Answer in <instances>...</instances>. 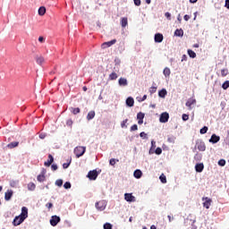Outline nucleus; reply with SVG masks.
I'll return each instance as SVG.
<instances>
[{"instance_id": "62", "label": "nucleus", "mask_w": 229, "mask_h": 229, "mask_svg": "<svg viewBox=\"0 0 229 229\" xmlns=\"http://www.w3.org/2000/svg\"><path fill=\"white\" fill-rule=\"evenodd\" d=\"M225 7L229 10V0H225Z\"/></svg>"}, {"instance_id": "47", "label": "nucleus", "mask_w": 229, "mask_h": 229, "mask_svg": "<svg viewBox=\"0 0 229 229\" xmlns=\"http://www.w3.org/2000/svg\"><path fill=\"white\" fill-rule=\"evenodd\" d=\"M149 92H150V94H155V92H157V87L152 86V87L149 89Z\"/></svg>"}, {"instance_id": "43", "label": "nucleus", "mask_w": 229, "mask_h": 229, "mask_svg": "<svg viewBox=\"0 0 229 229\" xmlns=\"http://www.w3.org/2000/svg\"><path fill=\"white\" fill-rule=\"evenodd\" d=\"M194 160H196V162H199V160H201V154H195Z\"/></svg>"}, {"instance_id": "15", "label": "nucleus", "mask_w": 229, "mask_h": 229, "mask_svg": "<svg viewBox=\"0 0 229 229\" xmlns=\"http://www.w3.org/2000/svg\"><path fill=\"white\" fill-rule=\"evenodd\" d=\"M53 162H55V157H53V155L49 154L48 160L44 163V165L49 167Z\"/></svg>"}, {"instance_id": "28", "label": "nucleus", "mask_w": 229, "mask_h": 229, "mask_svg": "<svg viewBox=\"0 0 229 229\" xmlns=\"http://www.w3.org/2000/svg\"><path fill=\"white\" fill-rule=\"evenodd\" d=\"M36 62L38 65H42V64H44V62H46V59H44V57L39 56L36 58Z\"/></svg>"}, {"instance_id": "8", "label": "nucleus", "mask_w": 229, "mask_h": 229, "mask_svg": "<svg viewBox=\"0 0 229 229\" xmlns=\"http://www.w3.org/2000/svg\"><path fill=\"white\" fill-rule=\"evenodd\" d=\"M98 171L97 170H92V171H89V173H88V178L89 179V180H97V178H98Z\"/></svg>"}, {"instance_id": "20", "label": "nucleus", "mask_w": 229, "mask_h": 229, "mask_svg": "<svg viewBox=\"0 0 229 229\" xmlns=\"http://www.w3.org/2000/svg\"><path fill=\"white\" fill-rule=\"evenodd\" d=\"M134 178H137V180H140V178H142V171L137 169L133 173Z\"/></svg>"}, {"instance_id": "61", "label": "nucleus", "mask_w": 229, "mask_h": 229, "mask_svg": "<svg viewBox=\"0 0 229 229\" xmlns=\"http://www.w3.org/2000/svg\"><path fill=\"white\" fill-rule=\"evenodd\" d=\"M183 19L184 21H189V19H191V16H189L188 14H185Z\"/></svg>"}, {"instance_id": "26", "label": "nucleus", "mask_w": 229, "mask_h": 229, "mask_svg": "<svg viewBox=\"0 0 229 229\" xmlns=\"http://www.w3.org/2000/svg\"><path fill=\"white\" fill-rule=\"evenodd\" d=\"M70 110L73 115H77V114H80L81 112L80 107H71Z\"/></svg>"}, {"instance_id": "52", "label": "nucleus", "mask_w": 229, "mask_h": 229, "mask_svg": "<svg viewBox=\"0 0 229 229\" xmlns=\"http://www.w3.org/2000/svg\"><path fill=\"white\" fill-rule=\"evenodd\" d=\"M109 80H115V72H112V73L109 75Z\"/></svg>"}, {"instance_id": "44", "label": "nucleus", "mask_w": 229, "mask_h": 229, "mask_svg": "<svg viewBox=\"0 0 229 229\" xmlns=\"http://www.w3.org/2000/svg\"><path fill=\"white\" fill-rule=\"evenodd\" d=\"M126 123H128V119H125L121 123V128H128V125H126Z\"/></svg>"}, {"instance_id": "13", "label": "nucleus", "mask_w": 229, "mask_h": 229, "mask_svg": "<svg viewBox=\"0 0 229 229\" xmlns=\"http://www.w3.org/2000/svg\"><path fill=\"white\" fill-rule=\"evenodd\" d=\"M219 140H221V137H219L216 134H212L211 138L209 139V142H211V144H217V142H219Z\"/></svg>"}, {"instance_id": "27", "label": "nucleus", "mask_w": 229, "mask_h": 229, "mask_svg": "<svg viewBox=\"0 0 229 229\" xmlns=\"http://www.w3.org/2000/svg\"><path fill=\"white\" fill-rule=\"evenodd\" d=\"M174 35H175V37H183V30H182V29H177V30L174 31Z\"/></svg>"}, {"instance_id": "50", "label": "nucleus", "mask_w": 229, "mask_h": 229, "mask_svg": "<svg viewBox=\"0 0 229 229\" xmlns=\"http://www.w3.org/2000/svg\"><path fill=\"white\" fill-rule=\"evenodd\" d=\"M104 229H112V225L108 224V223L105 224L104 225Z\"/></svg>"}, {"instance_id": "5", "label": "nucleus", "mask_w": 229, "mask_h": 229, "mask_svg": "<svg viewBox=\"0 0 229 229\" xmlns=\"http://www.w3.org/2000/svg\"><path fill=\"white\" fill-rule=\"evenodd\" d=\"M194 105H196V99L195 98H189L186 102V106L188 107V110H191L194 108Z\"/></svg>"}, {"instance_id": "11", "label": "nucleus", "mask_w": 229, "mask_h": 229, "mask_svg": "<svg viewBox=\"0 0 229 229\" xmlns=\"http://www.w3.org/2000/svg\"><path fill=\"white\" fill-rule=\"evenodd\" d=\"M124 199L127 200L129 203L135 202V197L131 193H125Z\"/></svg>"}, {"instance_id": "46", "label": "nucleus", "mask_w": 229, "mask_h": 229, "mask_svg": "<svg viewBox=\"0 0 229 229\" xmlns=\"http://www.w3.org/2000/svg\"><path fill=\"white\" fill-rule=\"evenodd\" d=\"M139 130V126H137V124H133L131 127V131H137Z\"/></svg>"}, {"instance_id": "33", "label": "nucleus", "mask_w": 229, "mask_h": 229, "mask_svg": "<svg viewBox=\"0 0 229 229\" xmlns=\"http://www.w3.org/2000/svg\"><path fill=\"white\" fill-rule=\"evenodd\" d=\"M17 185H19V181H10V187L13 189L17 188Z\"/></svg>"}, {"instance_id": "1", "label": "nucleus", "mask_w": 229, "mask_h": 229, "mask_svg": "<svg viewBox=\"0 0 229 229\" xmlns=\"http://www.w3.org/2000/svg\"><path fill=\"white\" fill-rule=\"evenodd\" d=\"M85 151H87V148L79 146L74 148L73 152L75 157L80 158V157H83V155H85Z\"/></svg>"}, {"instance_id": "54", "label": "nucleus", "mask_w": 229, "mask_h": 229, "mask_svg": "<svg viewBox=\"0 0 229 229\" xmlns=\"http://www.w3.org/2000/svg\"><path fill=\"white\" fill-rule=\"evenodd\" d=\"M46 207H47V208H48V209L53 208V203L48 202V203L46 204Z\"/></svg>"}, {"instance_id": "39", "label": "nucleus", "mask_w": 229, "mask_h": 229, "mask_svg": "<svg viewBox=\"0 0 229 229\" xmlns=\"http://www.w3.org/2000/svg\"><path fill=\"white\" fill-rule=\"evenodd\" d=\"M207 131H208V127H207V126H204L202 129H200L201 135H205V133H207Z\"/></svg>"}, {"instance_id": "35", "label": "nucleus", "mask_w": 229, "mask_h": 229, "mask_svg": "<svg viewBox=\"0 0 229 229\" xmlns=\"http://www.w3.org/2000/svg\"><path fill=\"white\" fill-rule=\"evenodd\" d=\"M188 55L190 58H196V53L192 51L191 49H188Z\"/></svg>"}, {"instance_id": "32", "label": "nucleus", "mask_w": 229, "mask_h": 229, "mask_svg": "<svg viewBox=\"0 0 229 229\" xmlns=\"http://www.w3.org/2000/svg\"><path fill=\"white\" fill-rule=\"evenodd\" d=\"M122 28H126L128 26V18H123L121 21Z\"/></svg>"}, {"instance_id": "57", "label": "nucleus", "mask_w": 229, "mask_h": 229, "mask_svg": "<svg viewBox=\"0 0 229 229\" xmlns=\"http://www.w3.org/2000/svg\"><path fill=\"white\" fill-rule=\"evenodd\" d=\"M136 6H140V0H133Z\"/></svg>"}, {"instance_id": "37", "label": "nucleus", "mask_w": 229, "mask_h": 229, "mask_svg": "<svg viewBox=\"0 0 229 229\" xmlns=\"http://www.w3.org/2000/svg\"><path fill=\"white\" fill-rule=\"evenodd\" d=\"M222 89H224V90H226L227 89H229V81H225L222 84Z\"/></svg>"}, {"instance_id": "45", "label": "nucleus", "mask_w": 229, "mask_h": 229, "mask_svg": "<svg viewBox=\"0 0 229 229\" xmlns=\"http://www.w3.org/2000/svg\"><path fill=\"white\" fill-rule=\"evenodd\" d=\"M156 155H162V148H157L156 150L154 151Z\"/></svg>"}, {"instance_id": "48", "label": "nucleus", "mask_w": 229, "mask_h": 229, "mask_svg": "<svg viewBox=\"0 0 229 229\" xmlns=\"http://www.w3.org/2000/svg\"><path fill=\"white\" fill-rule=\"evenodd\" d=\"M140 137L141 139H148V134L146 132L142 131L140 133Z\"/></svg>"}, {"instance_id": "10", "label": "nucleus", "mask_w": 229, "mask_h": 229, "mask_svg": "<svg viewBox=\"0 0 229 229\" xmlns=\"http://www.w3.org/2000/svg\"><path fill=\"white\" fill-rule=\"evenodd\" d=\"M46 173H47L46 169L43 168L41 171V174L37 177L38 182H46Z\"/></svg>"}, {"instance_id": "23", "label": "nucleus", "mask_w": 229, "mask_h": 229, "mask_svg": "<svg viewBox=\"0 0 229 229\" xmlns=\"http://www.w3.org/2000/svg\"><path fill=\"white\" fill-rule=\"evenodd\" d=\"M96 117V112L95 111H89L87 115L88 121H92Z\"/></svg>"}, {"instance_id": "21", "label": "nucleus", "mask_w": 229, "mask_h": 229, "mask_svg": "<svg viewBox=\"0 0 229 229\" xmlns=\"http://www.w3.org/2000/svg\"><path fill=\"white\" fill-rule=\"evenodd\" d=\"M155 148H157V142L155 140L151 141V148L148 151L149 155H153L155 153Z\"/></svg>"}, {"instance_id": "17", "label": "nucleus", "mask_w": 229, "mask_h": 229, "mask_svg": "<svg viewBox=\"0 0 229 229\" xmlns=\"http://www.w3.org/2000/svg\"><path fill=\"white\" fill-rule=\"evenodd\" d=\"M203 169H205V165H203V163H199L195 165V170L197 173H203Z\"/></svg>"}, {"instance_id": "9", "label": "nucleus", "mask_w": 229, "mask_h": 229, "mask_svg": "<svg viewBox=\"0 0 229 229\" xmlns=\"http://www.w3.org/2000/svg\"><path fill=\"white\" fill-rule=\"evenodd\" d=\"M154 40L156 43L160 44L164 41V35L161 33H157L154 36Z\"/></svg>"}, {"instance_id": "60", "label": "nucleus", "mask_w": 229, "mask_h": 229, "mask_svg": "<svg viewBox=\"0 0 229 229\" xmlns=\"http://www.w3.org/2000/svg\"><path fill=\"white\" fill-rule=\"evenodd\" d=\"M181 62H187V55H183L182 56Z\"/></svg>"}, {"instance_id": "4", "label": "nucleus", "mask_w": 229, "mask_h": 229, "mask_svg": "<svg viewBox=\"0 0 229 229\" xmlns=\"http://www.w3.org/2000/svg\"><path fill=\"white\" fill-rule=\"evenodd\" d=\"M60 221H61L60 216L56 215L52 216L50 219V225L51 226H56V225H58Z\"/></svg>"}, {"instance_id": "42", "label": "nucleus", "mask_w": 229, "mask_h": 229, "mask_svg": "<svg viewBox=\"0 0 229 229\" xmlns=\"http://www.w3.org/2000/svg\"><path fill=\"white\" fill-rule=\"evenodd\" d=\"M221 76H223V78H225V76H228V70L226 69L221 70Z\"/></svg>"}, {"instance_id": "59", "label": "nucleus", "mask_w": 229, "mask_h": 229, "mask_svg": "<svg viewBox=\"0 0 229 229\" xmlns=\"http://www.w3.org/2000/svg\"><path fill=\"white\" fill-rule=\"evenodd\" d=\"M67 126H72V120L69 119L66 122Z\"/></svg>"}, {"instance_id": "22", "label": "nucleus", "mask_w": 229, "mask_h": 229, "mask_svg": "<svg viewBox=\"0 0 229 229\" xmlns=\"http://www.w3.org/2000/svg\"><path fill=\"white\" fill-rule=\"evenodd\" d=\"M19 146V141H13L7 145L8 149H13Z\"/></svg>"}, {"instance_id": "2", "label": "nucleus", "mask_w": 229, "mask_h": 229, "mask_svg": "<svg viewBox=\"0 0 229 229\" xmlns=\"http://www.w3.org/2000/svg\"><path fill=\"white\" fill-rule=\"evenodd\" d=\"M196 149H199V151H205L207 149V146L205 145V142L201 140H198L195 144V148L193 149V152L196 151Z\"/></svg>"}, {"instance_id": "30", "label": "nucleus", "mask_w": 229, "mask_h": 229, "mask_svg": "<svg viewBox=\"0 0 229 229\" xmlns=\"http://www.w3.org/2000/svg\"><path fill=\"white\" fill-rule=\"evenodd\" d=\"M38 15H40L41 17L43 15H46V7H44V6L39 7V9H38Z\"/></svg>"}, {"instance_id": "51", "label": "nucleus", "mask_w": 229, "mask_h": 229, "mask_svg": "<svg viewBox=\"0 0 229 229\" xmlns=\"http://www.w3.org/2000/svg\"><path fill=\"white\" fill-rule=\"evenodd\" d=\"M182 121H189V114H182Z\"/></svg>"}, {"instance_id": "34", "label": "nucleus", "mask_w": 229, "mask_h": 229, "mask_svg": "<svg viewBox=\"0 0 229 229\" xmlns=\"http://www.w3.org/2000/svg\"><path fill=\"white\" fill-rule=\"evenodd\" d=\"M174 140H176V137H174V136L167 137V142H170V144H174Z\"/></svg>"}, {"instance_id": "36", "label": "nucleus", "mask_w": 229, "mask_h": 229, "mask_svg": "<svg viewBox=\"0 0 229 229\" xmlns=\"http://www.w3.org/2000/svg\"><path fill=\"white\" fill-rule=\"evenodd\" d=\"M159 180H160L161 183H167V178H165V175H164V174H161L159 176Z\"/></svg>"}, {"instance_id": "56", "label": "nucleus", "mask_w": 229, "mask_h": 229, "mask_svg": "<svg viewBox=\"0 0 229 229\" xmlns=\"http://www.w3.org/2000/svg\"><path fill=\"white\" fill-rule=\"evenodd\" d=\"M69 165H71V163H64V164H63V168L67 169L69 167Z\"/></svg>"}, {"instance_id": "41", "label": "nucleus", "mask_w": 229, "mask_h": 229, "mask_svg": "<svg viewBox=\"0 0 229 229\" xmlns=\"http://www.w3.org/2000/svg\"><path fill=\"white\" fill-rule=\"evenodd\" d=\"M218 165H220L221 167H225V165H226V161L225 159H220L218 161Z\"/></svg>"}, {"instance_id": "12", "label": "nucleus", "mask_w": 229, "mask_h": 229, "mask_svg": "<svg viewBox=\"0 0 229 229\" xmlns=\"http://www.w3.org/2000/svg\"><path fill=\"white\" fill-rule=\"evenodd\" d=\"M114 44H115V39H113V40L107 41V42H104L101 45V48L102 49H106V47H112V46H114Z\"/></svg>"}, {"instance_id": "58", "label": "nucleus", "mask_w": 229, "mask_h": 229, "mask_svg": "<svg viewBox=\"0 0 229 229\" xmlns=\"http://www.w3.org/2000/svg\"><path fill=\"white\" fill-rule=\"evenodd\" d=\"M51 169H52V171H56V170L58 169V165H51Z\"/></svg>"}, {"instance_id": "14", "label": "nucleus", "mask_w": 229, "mask_h": 229, "mask_svg": "<svg viewBox=\"0 0 229 229\" xmlns=\"http://www.w3.org/2000/svg\"><path fill=\"white\" fill-rule=\"evenodd\" d=\"M12 196H13V191L8 190L4 193V199H5V201H10L12 199Z\"/></svg>"}, {"instance_id": "16", "label": "nucleus", "mask_w": 229, "mask_h": 229, "mask_svg": "<svg viewBox=\"0 0 229 229\" xmlns=\"http://www.w3.org/2000/svg\"><path fill=\"white\" fill-rule=\"evenodd\" d=\"M20 217H21L22 219H27V217H28V208H26V207L21 208V213L20 215Z\"/></svg>"}, {"instance_id": "63", "label": "nucleus", "mask_w": 229, "mask_h": 229, "mask_svg": "<svg viewBox=\"0 0 229 229\" xmlns=\"http://www.w3.org/2000/svg\"><path fill=\"white\" fill-rule=\"evenodd\" d=\"M38 42H44V38L43 37H39L38 38Z\"/></svg>"}, {"instance_id": "64", "label": "nucleus", "mask_w": 229, "mask_h": 229, "mask_svg": "<svg viewBox=\"0 0 229 229\" xmlns=\"http://www.w3.org/2000/svg\"><path fill=\"white\" fill-rule=\"evenodd\" d=\"M144 123V120H138V124H142Z\"/></svg>"}, {"instance_id": "29", "label": "nucleus", "mask_w": 229, "mask_h": 229, "mask_svg": "<svg viewBox=\"0 0 229 229\" xmlns=\"http://www.w3.org/2000/svg\"><path fill=\"white\" fill-rule=\"evenodd\" d=\"M37 189V185L34 182L28 183V191H35Z\"/></svg>"}, {"instance_id": "53", "label": "nucleus", "mask_w": 229, "mask_h": 229, "mask_svg": "<svg viewBox=\"0 0 229 229\" xmlns=\"http://www.w3.org/2000/svg\"><path fill=\"white\" fill-rule=\"evenodd\" d=\"M109 164L110 165H115V158H111Z\"/></svg>"}, {"instance_id": "31", "label": "nucleus", "mask_w": 229, "mask_h": 229, "mask_svg": "<svg viewBox=\"0 0 229 229\" xmlns=\"http://www.w3.org/2000/svg\"><path fill=\"white\" fill-rule=\"evenodd\" d=\"M163 74L164 76H165V78H167V76H170L171 74V69H169L168 67L165 68L163 71Z\"/></svg>"}, {"instance_id": "40", "label": "nucleus", "mask_w": 229, "mask_h": 229, "mask_svg": "<svg viewBox=\"0 0 229 229\" xmlns=\"http://www.w3.org/2000/svg\"><path fill=\"white\" fill-rule=\"evenodd\" d=\"M55 185H57V187H62V185H64V181L62 179L56 180Z\"/></svg>"}, {"instance_id": "19", "label": "nucleus", "mask_w": 229, "mask_h": 229, "mask_svg": "<svg viewBox=\"0 0 229 229\" xmlns=\"http://www.w3.org/2000/svg\"><path fill=\"white\" fill-rule=\"evenodd\" d=\"M126 105L127 106H133V105H135V100L133 99V98L131 97H129L127 99H126Z\"/></svg>"}, {"instance_id": "3", "label": "nucleus", "mask_w": 229, "mask_h": 229, "mask_svg": "<svg viewBox=\"0 0 229 229\" xmlns=\"http://www.w3.org/2000/svg\"><path fill=\"white\" fill-rule=\"evenodd\" d=\"M96 208H98L100 212H103L106 208V201L100 200L95 204Z\"/></svg>"}, {"instance_id": "7", "label": "nucleus", "mask_w": 229, "mask_h": 229, "mask_svg": "<svg viewBox=\"0 0 229 229\" xmlns=\"http://www.w3.org/2000/svg\"><path fill=\"white\" fill-rule=\"evenodd\" d=\"M24 218L21 216H15L13 222V226H19V225H21V223H24Z\"/></svg>"}, {"instance_id": "6", "label": "nucleus", "mask_w": 229, "mask_h": 229, "mask_svg": "<svg viewBox=\"0 0 229 229\" xmlns=\"http://www.w3.org/2000/svg\"><path fill=\"white\" fill-rule=\"evenodd\" d=\"M169 121V113L165 112L160 114L159 122L161 123H167Z\"/></svg>"}, {"instance_id": "24", "label": "nucleus", "mask_w": 229, "mask_h": 229, "mask_svg": "<svg viewBox=\"0 0 229 229\" xmlns=\"http://www.w3.org/2000/svg\"><path fill=\"white\" fill-rule=\"evenodd\" d=\"M210 203H212V199L206 198V201L203 203V207H205V208H210Z\"/></svg>"}, {"instance_id": "38", "label": "nucleus", "mask_w": 229, "mask_h": 229, "mask_svg": "<svg viewBox=\"0 0 229 229\" xmlns=\"http://www.w3.org/2000/svg\"><path fill=\"white\" fill-rule=\"evenodd\" d=\"M144 117H145L144 113H141V112L138 113V114H137L138 120H144Z\"/></svg>"}, {"instance_id": "55", "label": "nucleus", "mask_w": 229, "mask_h": 229, "mask_svg": "<svg viewBox=\"0 0 229 229\" xmlns=\"http://www.w3.org/2000/svg\"><path fill=\"white\" fill-rule=\"evenodd\" d=\"M165 17H166V19H167L168 21H171V14H170V13H165Z\"/></svg>"}, {"instance_id": "18", "label": "nucleus", "mask_w": 229, "mask_h": 229, "mask_svg": "<svg viewBox=\"0 0 229 229\" xmlns=\"http://www.w3.org/2000/svg\"><path fill=\"white\" fill-rule=\"evenodd\" d=\"M118 85H120V87H126L128 85V80L124 78H120L118 80Z\"/></svg>"}, {"instance_id": "49", "label": "nucleus", "mask_w": 229, "mask_h": 229, "mask_svg": "<svg viewBox=\"0 0 229 229\" xmlns=\"http://www.w3.org/2000/svg\"><path fill=\"white\" fill-rule=\"evenodd\" d=\"M64 189H71V182H64Z\"/></svg>"}, {"instance_id": "25", "label": "nucleus", "mask_w": 229, "mask_h": 229, "mask_svg": "<svg viewBox=\"0 0 229 229\" xmlns=\"http://www.w3.org/2000/svg\"><path fill=\"white\" fill-rule=\"evenodd\" d=\"M158 96L159 98H165L167 96V90L165 89L159 90Z\"/></svg>"}]
</instances>
